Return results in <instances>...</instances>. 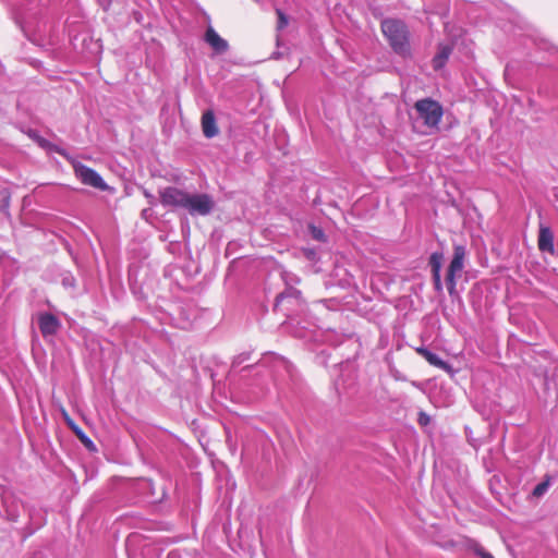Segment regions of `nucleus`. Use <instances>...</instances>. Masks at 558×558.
<instances>
[{
  "instance_id": "obj_1",
  "label": "nucleus",
  "mask_w": 558,
  "mask_h": 558,
  "mask_svg": "<svg viewBox=\"0 0 558 558\" xmlns=\"http://www.w3.org/2000/svg\"><path fill=\"white\" fill-rule=\"evenodd\" d=\"M381 31L395 52L401 56L410 54L409 32L403 22L385 20L381 22Z\"/></svg>"
},
{
  "instance_id": "obj_2",
  "label": "nucleus",
  "mask_w": 558,
  "mask_h": 558,
  "mask_svg": "<svg viewBox=\"0 0 558 558\" xmlns=\"http://www.w3.org/2000/svg\"><path fill=\"white\" fill-rule=\"evenodd\" d=\"M414 109L426 128L438 130L444 109L437 100L432 98L420 99L414 104Z\"/></svg>"
},
{
  "instance_id": "obj_3",
  "label": "nucleus",
  "mask_w": 558,
  "mask_h": 558,
  "mask_svg": "<svg viewBox=\"0 0 558 558\" xmlns=\"http://www.w3.org/2000/svg\"><path fill=\"white\" fill-rule=\"evenodd\" d=\"M215 207V202L213 197L206 193L202 194H190L187 195V201L185 202L184 209L189 211L190 215H199L207 216L209 215Z\"/></svg>"
},
{
  "instance_id": "obj_4",
  "label": "nucleus",
  "mask_w": 558,
  "mask_h": 558,
  "mask_svg": "<svg viewBox=\"0 0 558 558\" xmlns=\"http://www.w3.org/2000/svg\"><path fill=\"white\" fill-rule=\"evenodd\" d=\"M464 257V247L462 245H456L453 250V257L446 274V284L450 294L456 288V274L462 271L463 269Z\"/></svg>"
},
{
  "instance_id": "obj_5",
  "label": "nucleus",
  "mask_w": 558,
  "mask_h": 558,
  "mask_svg": "<svg viewBox=\"0 0 558 558\" xmlns=\"http://www.w3.org/2000/svg\"><path fill=\"white\" fill-rule=\"evenodd\" d=\"M189 193L175 186H167L159 191L160 203L166 207L184 208Z\"/></svg>"
},
{
  "instance_id": "obj_6",
  "label": "nucleus",
  "mask_w": 558,
  "mask_h": 558,
  "mask_svg": "<svg viewBox=\"0 0 558 558\" xmlns=\"http://www.w3.org/2000/svg\"><path fill=\"white\" fill-rule=\"evenodd\" d=\"M75 175L85 185L93 186L98 190H106L107 185L102 178L92 168L84 165L74 166Z\"/></svg>"
},
{
  "instance_id": "obj_7",
  "label": "nucleus",
  "mask_w": 558,
  "mask_h": 558,
  "mask_svg": "<svg viewBox=\"0 0 558 558\" xmlns=\"http://www.w3.org/2000/svg\"><path fill=\"white\" fill-rule=\"evenodd\" d=\"M203 134L206 138H213L219 134V128L213 110H207L201 119Z\"/></svg>"
},
{
  "instance_id": "obj_8",
  "label": "nucleus",
  "mask_w": 558,
  "mask_h": 558,
  "mask_svg": "<svg viewBox=\"0 0 558 558\" xmlns=\"http://www.w3.org/2000/svg\"><path fill=\"white\" fill-rule=\"evenodd\" d=\"M537 246L541 252L554 254V233L547 226L541 225L537 238Z\"/></svg>"
},
{
  "instance_id": "obj_9",
  "label": "nucleus",
  "mask_w": 558,
  "mask_h": 558,
  "mask_svg": "<svg viewBox=\"0 0 558 558\" xmlns=\"http://www.w3.org/2000/svg\"><path fill=\"white\" fill-rule=\"evenodd\" d=\"M442 260H444V255H442V253H439V252H434L429 257V266H430V270H432L434 288L438 292L442 290V284H441V279H440V270H441Z\"/></svg>"
},
{
  "instance_id": "obj_10",
  "label": "nucleus",
  "mask_w": 558,
  "mask_h": 558,
  "mask_svg": "<svg viewBox=\"0 0 558 558\" xmlns=\"http://www.w3.org/2000/svg\"><path fill=\"white\" fill-rule=\"evenodd\" d=\"M38 325L43 336L56 335L60 327L58 318L54 315L48 313L39 316Z\"/></svg>"
},
{
  "instance_id": "obj_11",
  "label": "nucleus",
  "mask_w": 558,
  "mask_h": 558,
  "mask_svg": "<svg viewBox=\"0 0 558 558\" xmlns=\"http://www.w3.org/2000/svg\"><path fill=\"white\" fill-rule=\"evenodd\" d=\"M205 40L217 52H225L228 49V43L213 27L207 28Z\"/></svg>"
},
{
  "instance_id": "obj_12",
  "label": "nucleus",
  "mask_w": 558,
  "mask_h": 558,
  "mask_svg": "<svg viewBox=\"0 0 558 558\" xmlns=\"http://www.w3.org/2000/svg\"><path fill=\"white\" fill-rule=\"evenodd\" d=\"M416 352L435 367L445 371H448L450 368L447 362L442 361L437 354L430 352L426 348H417Z\"/></svg>"
},
{
  "instance_id": "obj_13",
  "label": "nucleus",
  "mask_w": 558,
  "mask_h": 558,
  "mask_svg": "<svg viewBox=\"0 0 558 558\" xmlns=\"http://www.w3.org/2000/svg\"><path fill=\"white\" fill-rule=\"evenodd\" d=\"M452 52V47L448 45H440L438 48V52L435 54V57L432 60L434 70H440L445 66L447 63L450 54Z\"/></svg>"
},
{
  "instance_id": "obj_14",
  "label": "nucleus",
  "mask_w": 558,
  "mask_h": 558,
  "mask_svg": "<svg viewBox=\"0 0 558 558\" xmlns=\"http://www.w3.org/2000/svg\"><path fill=\"white\" fill-rule=\"evenodd\" d=\"M71 430L77 436V438L87 447L93 448L94 444L93 441L84 434L82 428L76 424L74 428H71Z\"/></svg>"
},
{
  "instance_id": "obj_15",
  "label": "nucleus",
  "mask_w": 558,
  "mask_h": 558,
  "mask_svg": "<svg viewBox=\"0 0 558 558\" xmlns=\"http://www.w3.org/2000/svg\"><path fill=\"white\" fill-rule=\"evenodd\" d=\"M276 14L278 16L277 29L282 31L288 26L289 19L280 9H276Z\"/></svg>"
},
{
  "instance_id": "obj_16",
  "label": "nucleus",
  "mask_w": 558,
  "mask_h": 558,
  "mask_svg": "<svg viewBox=\"0 0 558 558\" xmlns=\"http://www.w3.org/2000/svg\"><path fill=\"white\" fill-rule=\"evenodd\" d=\"M548 488V482H542L537 484L533 489V496L539 497L542 496Z\"/></svg>"
},
{
  "instance_id": "obj_17",
  "label": "nucleus",
  "mask_w": 558,
  "mask_h": 558,
  "mask_svg": "<svg viewBox=\"0 0 558 558\" xmlns=\"http://www.w3.org/2000/svg\"><path fill=\"white\" fill-rule=\"evenodd\" d=\"M311 233L312 236L317 241L323 242L326 240L324 231L315 226H311Z\"/></svg>"
},
{
  "instance_id": "obj_18",
  "label": "nucleus",
  "mask_w": 558,
  "mask_h": 558,
  "mask_svg": "<svg viewBox=\"0 0 558 558\" xmlns=\"http://www.w3.org/2000/svg\"><path fill=\"white\" fill-rule=\"evenodd\" d=\"M417 422H418V424H420L421 426H426V425H428V424H429L430 418H429V416H428L425 412L421 411V412L418 413Z\"/></svg>"
},
{
  "instance_id": "obj_19",
  "label": "nucleus",
  "mask_w": 558,
  "mask_h": 558,
  "mask_svg": "<svg viewBox=\"0 0 558 558\" xmlns=\"http://www.w3.org/2000/svg\"><path fill=\"white\" fill-rule=\"evenodd\" d=\"M476 553L482 557V558H494V556L487 551H485L483 548L481 549H477Z\"/></svg>"
},
{
  "instance_id": "obj_20",
  "label": "nucleus",
  "mask_w": 558,
  "mask_h": 558,
  "mask_svg": "<svg viewBox=\"0 0 558 558\" xmlns=\"http://www.w3.org/2000/svg\"><path fill=\"white\" fill-rule=\"evenodd\" d=\"M64 422L66 423V425L70 428H74V426L76 425L72 417H69L68 420H64Z\"/></svg>"
},
{
  "instance_id": "obj_21",
  "label": "nucleus",
  "mask_w": 558,
  "mask_h": 558,
  "mask_svg": "<svg viewBox=\"0 0 558 558\" xmlns=\"http://www.w3.org/2000/svg\"><path fill=\"white\" fill-rule=\"evenodd\" d=\"M61 414H62L63 420H68L69 417H71L64 408L61 409Z\"/></svg>"
}]
</instances>
